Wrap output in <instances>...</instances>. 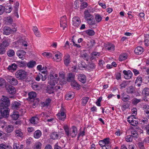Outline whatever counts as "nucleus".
<instances>
[{"instance_id": "1", "label": "nucleus", "mask_w": 149, "mask_h": 149, "mask_svg": "<svg viewBox=\"0 0 149 149\" xmlns=\"http://www.w3.org/2000/svg\"><path fill=\"white\" fill-rule=\"evenodd\" d=\"M64 129L65 134L68 137L71 136L72 138L76 136L77 134V129L74 127H73L72 129L69 130L68 127L67 126H65Z\"/></svg>"}, {"instance_id": "2", "label": "nucleus", "mask_w": 149, "mask_h": 149, "mask_svg": "<svg viewBox=\"0 0 149 149\" xmlns=\"http://www.w3.org/2000/svg\"><path fill=\"white\" fill-rule=\"evenodd\" d=\"M15 76L18 80H23L26 78L27 72L24 70L20 69L16 72Z\"/></svg>"}, {"instance_id": "3", "label": "nucleus", "mask_w": 149, "mask_h": 149, "mask_svg": "<svg viewBox=\"0 0 149 149\" xmlns=\"http://www.w3.org/2000/svg\"><path fill=\"white\" fill-rule=\"evenodd\" d=\"M10 104V100L6 97L3 96L1 99L0 102V109L8 108Z\"/></svg>"}, {"instance_id": "4", "label": "nucleus", "mask_w": 149, "mask_h": 149, "mask_svg": "<svg viewBox=\"0 0 149 149\" xmlns=\"http://www.w3.org/2000/svg\"><path fill=\"white\" fill-rule=\"evenodd\" d=\"M48 83L51 86H54L58 81V78H55L52 74H50L48 76Z\"/></svg>"}, {"instance_id": "5", "label": "nucleus", "mask_w": 149, "mask_h": 149, "mask_svg": "<svg viewBox=\"0 0 149 149\" xmlns=\"http://www.w3.org/2000/svg\"><path fill=\"white\" fill-rule=\"evenodd\" d=\"M10 109L8 108L0 109V113L1 116L3 118H7L9 115Z\"/></svg>"}, {"instance_id": "6", "label": "nucleus", "mask_w": 149, "mask_h": 149, "mask_svg": "<svg viewBox=\"0 0 149 149\" xmlns=\"http://www.w3.org/2000/svg\"><path fill=\"white\" fill-rule=\"evenodd\" d=\"M7 81L12 85L15 86L18 84V81L15 78L12 76H8L6 77Z\"/></svg>"}, {"instance_id": "7", "label": "nucleus", "mask_w": 149, "mask_h": 149, "mask_svg": "<svg viewBox=\"0 0 149 149\" xmlns=\"http://www.w3.org/2000/svg\"><path fill=\"white\" fill-rule=\"evenodd\" d=\"M66 22V16H63L61 17L60 19V25L61 27L63 28V30L65 28H66L67 26Z\"/></svg>"}, {"instance_id": "8", "label": "nucleus", "mask_w": 149, "mask_h": 149, "mask_svg": "<svg viewBox=\"0 0 149 149\" xmlns=\"http://www.w3.org/2000/svg\"><path fill=\"white\" fill-rule=\"evenodd\" d=\"M21 104L19 102L15 101L13 102L11 106V108L14 110H17L20 107Z\"/></svg>"}, {"instance_id": "9", "label": "nucleus", "mask_w": 149, "mask_h": 149, "mask_svg": "<svg viewBox=\"0 0 149 149\" xmlns=\"http://www.w3.org/2000/svg\"><path fill=\"white\" fill-rule=\"evenodd\" d=\"M86 20L90 26V27L95 28L97 26V25L95 23V20L93 19V17L90 19H88Z\"/></svg>"}, {"instance_id": "10", "label": "nucleus", "mask_w": 149, "mask_h": 149, "mask_svg": "<svg viewBox=\"0 0 149 149\" xmlns=\"http://www.w3.org/2000/svg\"><path fill=\"white\" fill-rule=\"evenodd\" d=\"M6 88L7 91L9 93L13 95L15 93L16 90L14 86L9 85L8 86H6Z\"/></svg>"}, {"instance_id": "11", "label": "nucleus", "mask_w": 149, "mask_h": 149, "mask_svg": "<svg viewBox=\"0 0 149 149\" xmlns=\"http://www.w3.org/2000/svg\"><path fill=\"white\" fill-rule=\"evenodd\" d=\"M15 135L17 138H22L23 137V133L21 129L17 128L15 130Z\"/></svg>"}, {"instance_id": "12", "label": "nucleus", "mask_w": 149, "mask_h": 149, "mask_svg": "<svg viewBox=\"0 0 149 149\" xmlns=\"http://www.w3.org/2000/svg\"><path fill=\"white\" fill-rule=\"evenodd\" d=\"M123 73L124 74V77L126 79H130L132 76V73L130 70L127 71L124 70L123 71Z\"/></svg>"}, {"instance_id": "13", "label": "nucleus", "mask_w": 149, "mask_h": 149, "mask_svg": "<svg viewBox=\"0 0 149 149\" xmlns=\"http://www.w3.org/2000/svg\"><path fill=\"white\" fill-rule=\"evenodd\" d=\"M133 116H129L127 118V121L132 125L133 126H136L138 124V122L134 119H133L132 117Z\"/></svg>"}, {"instance_id": "14", "label": "nucleus", "mask_w": 149, "mask_h": 149, "mask_svg": "<svg viewBox=\"0 0 149 149\" xmlns=\"http://www.w3.org/2000/svg\"><path fill=\"white\" fill-rule=\"evenodd\" d=\"M59 79L60 82L63 84H65L66 83V80L65 76V74L63 73L60 72L59 73Z\"/></svg>"}, {"instance_id": "15", "label": "nucleus", "mask_w": 149, "mask_h": 149, "mask_svg": "<svg viewBox=\"0 0 149 149\" xmlns=\"http://www.w3.org/2000/svg\"><path fill=\"white\" fill-rule=\"evenodd\" d=\"M73 24L75 26H78L81 23L80 18L78 17H74L72 19Z\"/></svg>"}, {"instance_id": "16", "label": "nucleus", "mask_w": 149, "mask_h": 149, "mask_svg": "<svg viewBox=\"0 0 149 149\" xmlns=\"http://www.w3.org/2000/svg\"><path fill=\"white\" fill-rule=\"evenodd\" d=\"M64 64L67 66L71 62L70 57L69 54H67L64 57Z\"/></svg>"}, {"instance_id": "17", "label": "nucleus", "mask_w": 149, "mask_h": 149, "mask_svg": "<svg viewBox=\"0 0 149 149\" xmlns=\"http://www.w3.org/2000/svg\"><path fill=\"white\" fill-rule=\"evenodd\" d=\"M26 52L23 50H19L17 51L16 54L19 58L23 60L24 58V55Z\"/></svg>"}, {"instance_id": "18", "label": "nucleus", "mask_w": 149, "mask_h": 149, "mask_svg": "<svg viewBox=\"0 0 149 149\" xmlns=\"http://www.w3.org/2000/svg\"><path fill=\"white\" fill-rule=\"evenodd\" d=\"M3 34L6 35H8L13 33L12 29L8 26H5L3 29Z\"/></svg>"}, {"instance_id": "19", "label": "nucleus", "mask_w": 149, "mask_h": 149, "mask_svg": "<svg viewBox=\"0 0 149 149\" xmlns=\"http://www.w3.org/2000/svg\"><path fill=\"white\" fill-rule=\"evenodd\" d=\"M143 108L144 111V114L146 117L149 118V106L148 105H144Z\"/></svg>"}, {"instance_id": "20", "label": "nucleus", "mask_w": 149, "mask_h": 149, "mask_svg": "<svg viewBox=\"0 0 149 149\" xmlns=\"http://www.w3.org/2000/svg\"><path fill=\"white\" fill-rule=\"evenodd\" d=\"M75 75L72 73H70L68 74L67 81L68 82H72L74 80Z\"/></svg>"}, {"instance_id": "21", "label": "nucleus", "mask_w": 149, "mask_h": 149, "mask_svg": "<svg viewBox=\"0 0 149 149\" xmlns=\"http://www.w3.org/2000/svg\"><path fill=\"white\" fill-rule=\"evenodd\" d=\"M143 49L141 46L137 47L134 50V52L137 54H141L143 52Z\"/></svg>"}, {"instance_id": "22", "label": "nucleus", "mask_w": 149, "mask_h": 149, "mask_svg": "<svg viewBox=\"0 0 149 149\" xmlns=\"http://www.w3.org/2000/svg\"><path fill=\"white\" fill-rule=\"evenodd\" d=\"M126 92L128 94H133L135 92L134 88L131 86L127 88Z\"/></svg>"}, {"instance_id": "23", "label": "nucleus", "mask_w": 149, "mask_h": 149, "mask_svg": "<svg viewBox=\"0 0 149 149\" xmlns=\"http://www.w3.org/2000/svg\"><path fill=\"white\" fill-rule=\"evenodd\" d=\"M84 14L85 15V19L86 20L93 17V15L90 13L88 10H85L84 11Z\"/></svg>"}, {"instance_id": "24", "label": "nucleus", "mask_w": 149, "mask_h": 149, "mask_svg": "<svg viewBox=\"0 0 149 149\" xmlns=\"http://www.w3.org/2000/svg\"><path fill=\"white\" fill-rule=\"evenodd\" d=\"M14 130V127L12 125H7L5 128V131L8 133H10L12 132Z\"/></svg>"}, {"instance_id": "25", "label": "nucleus", "mask_w": 149, "mask_h": 149, "mask_svg": "<svg viewBox=\"0 0 149 149\" xmlns=\"http://www.w3.org/2000/svg\"><path fill=\"white\" fill-rule=\"evenodd\" d=\"M71 85L74 89H76L77 90L79 89L80 86V85L75 80L71 82Z\"/></svg>"}, {"instance_id": "26", "label": "nucleus", "mask_w": 149, "mask_h": 149, "mask_svg": "<svg viewBox=\"0 0 149 149\" xmlns=\"http://www.w3.org/2000/svg\"><path fill=\"white\" fill-rule=\"evenodd\" d=\"M130 82V81H122L119 85L120 86V89H122L125 88L129 84Z\"/></svg>"}, {"instance_id": "27", "label": "nucleus", "mask_w": 149, "mask_h": 149, "mask_svg": "<svg viewBox=\"0 0 149 149\" xmlns=\"http://www.w3.org/2000/svg\"><path fill=\"white\" fill-rule=\"evenodd\" d=\"M96 66V65L94 63H90L87 65L86 69L88 70H92L95 68Z\"/></svg>"}, {"instance_id": "28", "label": "nucleus", "mask_w": 149, "mask_h": 149, "mask_svg": "<svg viewBox=\"0 0 149 149\" xmlns=\"http://www.w3.org/2000/svg\"><path fill=\"white\" fill-rule=\"evenodd\" d=\"M59 137L58 133L56 132H52L50 135V137L51 139L54 140L58 139Z\"/></svg>"}, {"instance_id": "29", "label": "nucleus", "mask_w": 149, "mask_h": 149, "mask_svg": "<svg viewBox=\"0 0 149 149\" xmlns=\"http://www.w3.org/2000/svg\"><path fill=\"white\" fill-rule=\"evenodd\" d=\"M28 95L30 100L34 99L36 96V93L35 92L31 91L28 93Z\"/></svg>"}, {"instance_id": "30", "label": "nucleus", "mask_w": 149, "mask_h": 149, "mask_svg": "<svg viewBox=\"0 0 149 149\" xmlns=\"http://www.w3.org/2000/svg\"><path fill=\"white\" fill-rule=\"evenodd\" d=\"M100 55V53L99 52H92L91 54V60L92 61L95 58V57L96 56L97 57V56H99Z\"/></svg>"}, {"instance_id": "31", "label": "nucleus", "mask_w": 149, "mask_h": 149, "mask_svg": "<svg viewBox=\"0 0 149 149\" xmlns=\"http://www.w3.org/2000/svg\"><path fill=\"white\" fill-rule=\"evenodd\" d=\"M39 120L38 117L36 116L34 117H32L30 121L32 124H35L37 123Z\"/></svg>"}, {"instance_id": "32", "label": "nucleus", "mask_w": 149, "mask_h": 149, "mask_svg": "<svg viewBox=\"0 0 149 149\" xmlns=\"http://www.w3.org/2000/svg\"><path fill=\"white\" fill-rule=\"evenodd\" d=\"M42 132L41 131L39 130H38L35 132L34 134V137L35 138L38 139L41 136Z\"/></svg>"}, {"instance_id": "33", "label": "nucleus", "mask_w": 149, "mask_h": 149, "mask_svg": "<svg viewBox=\"0 0 149 149\" xmlns=\"http://www.w3.org/2000/svg\"><path fill=\"white\" fill-rule=\"evenodd\" d=\"M13 149H23L24 145L23 144H19L17 143H15L13 145Z\"/></svg>"}, {"instance_id": "34", "label": "nucleus", "mask_w": 149, "mask_h": 149, "mask_svg": "<svg viewBox=\"0 0 149 149\" xmlns=\"http://www.w3.org/2000/svg\"><path fill=\"white\" fill-rule=\"evenodd\" d=\"M131 134L132 137L137 138L139 137L138 132L136 130H133L131 132Z\"/></svg>"}, {"instance_id": "35", "label": "nucleus", "mask_w": 149, "mask_h": 149, "mask_svg": "<svg viewBox=\"0 0 149 149\" xmlns=\"http://www.w3.org/2000/svg\"><path fill=\"white\" fill-rule=\"evenodd\" d=\"M11 148L10 146L6 145L4 143H1L0 145V149H11Z\"/></svg>"}, {"instance_id": "36", "label": "nucleus", "mask_w": 149, "mask_h": 149, "mask_svg": "<svg viewBox=\"0 0 149 149\" xmlns=\"http://www.w3.org/2000/svg\"><path fill=\"white\" fill-rule=\"evenodd\" d=\"M42 144L39 142H36L33 146V149H41Z\"/></svg>"}, {"instance_id": "37", "label": "nucleus", "mask_w": 149, "mask_h": 149, "mask_svg": "<svg viewBox=\"0 0 149 149\" xmlns=\"http://www.w3.org/2000/svg\"><path fill=\"white\" fill-rule=\"evenodd\" d=\"M36 65V62L33 61H30L27 63V66L29 68H33Z\"/></svg>"}, {"instance_id": "38", "label": "nucleus", "mask_w": 149, "mask_h": 149, "mask_svg": "<svg viewBox=\"0 0 149 149\" xmlns=\"http://www.w3.org/2000/svg\"><path fill=\"white\" fill-rule=\"evenodd\" d=\"M17 68V65L16 64L14 63L12 64L11 65H9L8 67V69L9 70H11L12 71H14L16 70Z\"/></svg>"}, {"instance_id": "39", "label": "nucleus", "mask_w": 149, "mask_h": 149, "mask_svg": "<svg viewBox=\"0 0 149 149\" xmlns=\"http://www.w3.org/2000/svg\"><path fill=\"white\" fill-rule=\"evenodd\" d=\"M78 79L80 81L83 83H84L86 81V76L84 74H81L79 77Z\"/></svg>"}, {"instance_id": "40", "label": "nucleus", "mask_w": 149, "mask_h": 149, "mask_svg": "<svg viewBox=\"0 0 149 149\" xmlns=\"http://www.w3.org/2000/svg\"><path fill=\"white\" fill-rule=\"evenodd\" d=\"M12 118L14 120L17 119L19 116V114L17 112H14L11 116Z\"/></svg>"}, {"instance_id": "41", "label": "nucleus", "mask_w": 149, "mask_h": 149, "mask_svg": "<svg viewBox=\"0 0 149 149\" xmlns=\"http://www.w3.org/2000/svg\"><path fill=\"white\" fill-rule=\"evenodd\" d=\"M78 67L79 69L82 70L83 68H86V65L85 63L83 62H81L80 63L78 64Z\"/></svg>"}, {"instance_id": "42", "label": "nucleus", "mask_w": 149, "mask_h": 149, "mask_svg": "<svg viewBox=\"0 0 149 149\" xmlns=\"http://www.w3.org/2000/svg\"><path fill=\"white\" fill-rule=\"evenodd\" d=\"M9 45V43L7 40H6L3 41L0 44V45L1 46V47H2L4 48L5 47L8 46Z\"/></svg>"}, {"instance_id": "43", "label": "nucleus", "mask_w": 149, "mask_h": 149, "mask_svg": "<svg viewBox=\"0 0 149 149\" xmlns=\"http://www.w3.org/2000/svg\"><path fill=\"white\" fill-rule=\"evenodd\" d=\"M143 95L145 96H148L149 95V88H145L142 92Z\"/></svg>"}, {"instance_id": "44", "label": "nucleus", "mask_w": 149, "mask_h": 149, "mask_svg": "<svg viewBox=\"0 0 149 149\" xmlns=\"http://www.w3.org/2000/svg\"><path fill=\"white\" fill-rule=\"evenodd\" d=\"M130 102L127 101L123 103V105L122 106V107L124 109L128 108L130 106Z\"/></svg>"}, {"instance_id": "45", "label": "nucleus", "mask_w": 149, "mask_h": 149, "mask_svg": "<svg viewBox=\"0 0 149 149\" xmlns=\"http://www.w3.org/2000/svg\"><path fill=\"white\" fill-rule=\"evenodd\" d=\"M95 19L97 22H100L102 19V17L98 14H96L95 16Z\"/></svg>"}, {"instance_id": "46", "label": "nucleus", "mask_w": 149, "mask_h": 149, "mask_svg": "<svg viewBox=\"0 0 149 149\" xmlns=\"http://www.w3.org/2000/svg\"><path fill=\"white\" fill-rule=\"evenodd\" d=\"M115 46L111 44H110L107 47V49L110 51H113L114 50Z\"/></svg>"}, {"instance_id": "47", "label": "nucleus", "mask_w": 149, "mask_h": 149, "mask_svg": "<svg viewBox=\"0 0 149 149\" xmlns=\"http://www.w3.org/2000/svg\"><path fill=\"white\" fill-rule=\"evenodd\" d=\"M127 55L126 54H121L119 57V60L120 61L125 60L127 58Z\"/></svg>"}, {"instance_id": "48", "label": "nucleus", "mask_w": 149, "mask_h": 149, "mask_svg": "<svg viewBox=\"0 0 149 149\" xmlns=\"http://www.w3.org/2000/svg\"><path fill=\"white\" fill-rule=\"evenodd\" d=\"M86 33L88 35L92 36L95 35V32L94 31L91 29H88L86 31Z\"/></svg>"}, {"instance_id": "49", "label": "nucleus", "mask_w": 149, "mask_h": 149, "mask_svg": "<svg viewBox=\"0 0 149 149\" xmlns=\"http://www.w3.org/2000/svg\"><path fill=\"white\" fill-rule=\"evenodd\" d=\"M7 54L9 57H12L15 54V52L13 49H10L7 52Z\"/></svg>"}, {"instance_id": "50", "label": "nucleus", "mask_w": 149, "mask_h": 149, "mask_svg": "<svg viewBox=\"0 0 149 149\" xmlns=\"http://www.w3.org/2000/svg\"><path fill=\"white\" fill-rule=\"evenodd\" d=\"M6 81L4 79L0 77V87L6 86Z\"/></svg>"}, {"instance_id": "51", "label": "nucleus", "mask_w": 149, "mask_h": 149, "mask_svg": "<svg viewBox=\"0 0 149 149\" xmlns=\"http://www.w3.org/2000/svg\"><path fill=\"white\" fill-rule=\"evenodd\" d=\"M13 19L10 17H7L6 19V22L8 25L11 24L13 22Z\"/></svg>"}, {"instance_id": "52", "label": "nucleus", "mask_w": 149, "mask_h": 149, "mask_svg": "<svg viewBox=\"0 0 149 149\" xmlns=\"http://www.w3.org/2000/svg\"><path fill=\"white\" fill-rule=\"evenodd\" d=\"M130 99V97L128 95H126L124 96H122V100L124 102L128 101Z\"/></svg>"}, {"instance_id": "53", "label": "nucleus", "mask_w": 149, "mask_h": 149, "mask_svg": "<svg viewBox=\"0 0 149 149\" xmlns=\"http://www.w3.org/2000/svg\"><path fill=\"white\" fill-rule=\"evenodd\" d=\"M39 75L40 76V79H41L42 81H45L47 79V74H42L39 73Z\"/></svg>"}, {"instance_id": "54", "label": "nucleus", "mask_w": 149, "mask_h": 149, "mask_svg": "<svg viewBox=\"0 0 149 149\" xmlns=\"http://www.w3.org/2000/svg\"><path fill=\"white\" fill-rule=\"evenodd\" d=\"M89 100V98L87 97H83L82 99V104L83 105H85L87 103Z\"/></svg>"}, {"instance_id": "55", "label": "nucleus", "mask_w": 149, "mask_h": 149, "mask_svg": "<svg viewBox=\"0 0 149 149\" xmlns=\"http://www.w3.org/2000/svg\"><path fill=\"white\" fill-rule=\"evenodd\" d=\"M125 139L127 142H131L132 141V137L131 135H128L126 137Z\"/></svg>"}, {"instance_id": "56", "label": "nucleus", "mask_w": 149, "mask_h": 149, "mask_svg": "<svg viewBox=\"0 0 149 149\" xmlns=\"http://www.w3.org/2000/svg\"><path fill=\"white\" fill-rule=\"evenodd\" d=\"M18 62L19 63V65L20 66V67H23L27 65V63L25 61H19Z\"/></svg>"}, {"instance_id": "57", "label": "nucleus", "mask_w": 149, "mask_h": 149, "mask_svg": "<svg viewBox=\"0 0 149 149\" xmlns=\"http://www.w3.org/2000/svg\"><path fill=\"white\" fill-rule=\"evenodd\" d=\"M31 87L32 88L35 90H38L39 89V85L35 84H32Z\"/></svg>"}, {"instance_id": "58", "label": "nucleus", "mask_w": 149, "mask_h": 149, "mask_svg": "<svg viewBox=\"0 0 149 149\" xmlns=\"http://www.w3.org/2000/svg\"><path fill=\"white\" fill-rule=\"evenodd\" d=\"M65 109L63 107H62L60 110V115L63 116V117H65L66 118V116L65 115Z\"/></svg>"}, {"instance_id": "59", "label": "nucleus", "mask_w": 149, "mask_h": 149, "mask_svg": "<svg viewBox=\"0 0 149 149\" xmlns=\"http://www.w3.org/2000/svg\"><path fill=\"white\" fill-rule=\"evenodd\" d=\"M51 101V100L50 99H48L46 100L45 102L43 103V106H49V104L50 103Z\"/></svg>"}, {"instance_id": "60", "label": "nucleus", "mask_w": 149, "mask_h": 149, "mask_svg": "<svg viewBox=\"0 0 149 149\" xmlns=\"http://www.w3.org/2000/svg\"><path fill=\"white\" fill-rule=\"evenodd\" d=\"M55 56L58 60V61H60L61 60V58L62 56V54L59 52H58L57 54H55Z\"/></svg>"}, {"instance_id": "61", "label": "nucleus", "mask_w": 149, "mask_h": 149, "mask_svg": "<svg viewBox=\"0 0 149 149\" xmlns=\"http://www.w3.org/2000/svg\"><path fill=\"white\" fill-rule=\"evenodd\" d=\"M19 6V3L18 2H16L14 4V8L15 9V11H18V8Z\"/></svg>"}, {"instance_id": "62", "label": "nucleus", "mask_w": 149, "mask_h": 149, "mask_svg": "<svg viewBox=\"0 0 149 149\" xmlns=\"http://www.w3.org/2000/svg\"><path fill=\"white\" fill-rule=\"evenodd\" d=\"M141 99H138L136 98H134L132 100V103L134 104H136L141 102Z\"/></svg>"}, {"instance_id": "63", "label": "nucleus", "mask_w": 149, "mask_h": 149, "mask_svg": "<svg viewBox=\"0 0 149 149\" xmlns=\"http://www.w3.org/2000/svg\"><path fill=\"white\" fill-rule=\"evenodd\" d=\"M138 146L140 149H145L144 143L143 142H139L138 143Z\"/></svg>"}, {"instance_id": "64", "label": "nucleus", "mask_w": 149, "mask_h": 149, "mask_svg": "<svg viewBox=\"0 0 149 149\" xmlns=\"http://www.w3.org/2000/svg\"><path fill=\"white\" fill-rule=\"evenodd\" d=\"M144 130H146L147 134L149 135V125H147L144 126Z\"/></svg>"}]
</instances>
